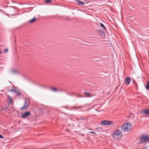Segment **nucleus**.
Wrapping results in <instances>:
<instances>
[{
  "label": "nucleus",
  "mask_w": 149,
  "mask_h": 149,
  "mask_svg": "<svg viewBox=\"0 0 149 149\" xmlns=\"http://www.w3.org/2000/svg\"><path fill=\"white\" fill-rule=\"evenodd\" d=\"M122 136V134L121 131L119 129L115 131L113 134V138L116 140H120Z\"/></svg>",
  "instance_id": "1"
},
{
  "label": "nucleus",
  "mask_w": 149,
  "mask_h": 149,
  "mask_svg": "<svg viewBox=\"0 0 149 149\" xmlns=\"http://www.w3.org/2000/svg\"><path fill=\"white\" fill-rule=\"evenodd\" d=\"M132 125L129 122L124 123L121 126V130L124 132H127L131 129Z\"/></svg>",
  "instance_id": "2"
},
{
  "label": "nucleus",
  "mask_w": 149,
  "mask_h": 149,
  "mask_svg": "<svg viewBox=\"0 0 149 149\" xmlns=\"http://www.w3.org/2000/svg\"><path fill=\"white\" fill-rule=\"evenodd\" d=\"M8 91L9 92H12L16 93V95L17 96H20L21 95L20 90L17 87L14 86L13 88L10 90H8Z\"/></svg>",
  "instance_id": "3"
},
{
  "label": "nucleus",
  "mask_w": 149,
  "mask_h": 149,
  "mask_svg": "<svg viewBox=\"0 0 149 149\" xmlns=\"http://www.w3.org/2000/svg\"><path fill=\"white\" fill-rule=\"evenodd\" d=\"M29 101L28 99L26 98L25 100V103L24 105L20 108L22 110H24L27 109L29 105Z\"/></svg>",
  "instance_id": "4"
},
{
  "label": "nucleus",
  "mask_w": 149,
  "mask_h": 149,
  "mask_svg": "<svg viewBox=\"0 0 149 149\" xmlns=\"http://www.w3.org/2000/svg\"><path fill=\"white\" fill-rule=\"evenodd\" d=\"M100 123L103 125H111L113 124V122L111 121L104 120L101 121Z\"/></svg>",
  "instance_id": "5"
},
{
  "label": "nucleus",
  "mask_w": 149,
  "mask_h": 149,
  "mask_svg": "<svg viewBox=\"0 0 149 149\" xmlns=\"http://www.w3.org/2000/svg\"><path fill=\"white\" fill-rule=\"evenodd\" d=\"M140 139L142 141H145L146 142L149 141V135L144 134L141 136Z\"/></svg>",
  "instance_id": "6"
},
{
  "label": "nucleus",
  "mask_w": 149,
  "mask_h": 149,
  "mask_svg": "<svg viewBox=\"0 0 149 149\" xmlns=\"http://www.w3.org/2000/svg\"><path fill=\"white\" fill-rule=\"evenodd\" d=\"M142 114L149 115V109H142L141 111Z\"/></svg>",
  "instance_id": "7"
},
{
  "label": "nucleus",
  "mask_w": 149,
  "mask_h": 149,
  "mask_svg": "<svg viewBox=\"0 0 149 149\" xmlns=\"http://www.w3.org/2000/svg\"><path fill=\"white\" fill-rule=\"evenodd\" d=\"M30 115L31 113L30 111H26L21 114V116L22 118H25Z\"/></svg>",
  "instance_id": "8"
},
{
  "label": "nucleus",
  "mask_w": 149,
  "mask_h": 149,
  "mask_svg": "<svg viewBox=\"0 0 149 149\" xmlns=\"http://www.w3.org/2000/svg\"><path fill=\"white\" fill-rule=\"evenodd\" d=\"M97 32L99 33L101 35V36L104 37L105 36V35L104 31L102 29H99L97 30Z\"/></svg>",
  "instance_id": "9"
},
{
  "label": "nucleus",
  "mask_w": 149,
  "mask_h": 149,
  "mask_svg": "<svg viewBox=\"0 0 149 149\" xmlns=\"http://www.w3.org/2000/svg\"><path fill=\"white\" fill-rule=\"evenodd\" d=\"M131 78L129 77L126 78L124 81V83H126L127 85H129L131 82Z\"/></svg>",
  "instance_id": "10"
},
{
  "label": "nucleus",
  "mask_w": 149,
  "mask_h": 149,
  "mask_svg": "<svg viewBox=\"0 0 149 149\" xmlns=\"http://www.w3.org/2000/svg\"><path fill=\"white\" fill-rule=\"evenodd\" d=\"M7 97H8L7 99L8 103L9 104L11 105L13 103L12 98L9 95H8Z\"/></svg>",
  "instance_id": "11"
},
{
  "label": "nucleus",
  "mask_w": 149,
  "mask_h": 149,
  "mask_svg": "<svg viewBox=\"0 0 149 149\" xmlns=\"http://www.w3.org/2000/svg\"><path fill=\"white\" fill-rule=\"evenodd\" d=\"M11 71L12 73L14 74H19V72L15 69H11Z\"/></svg>",
  "instance_id": "12"
},
{
  "label": "nucleus",
  "mask_w": 149,
  "mask_h": 149,
  "mask_svg": "<svg viewBox=\"0 0 149 149\" xmlns=\"http://www.w3.org/2000/svg\"><path fill=\"white\" fill-rule=\"evenodd\" d=\"M38 19H36V17H34L33 19H30L29 21V22L31 23H32L35 22Z\"/></svg>",
  "instance_id": "13"
},
{
  "label": "nucleus",
  "mask_w": 149,
  "mask_h": 149,
  "mask_svg": "<svg viewBox=\"0 0 149 149\" xmlns=\"http://www.w3.org/2000/svg\"><path fill=\"white\" fill-rule=\"evenodd\" d=\"M76 1L78 2V4L79 5H83L84 3L83 2L81 1H80L77 0Z\"/></svg>",
  "instance_id": "14"
},
{
  "label": "nucleus",
  "mask_w": 149,
  "mask_h": 149,
  "mask_svg": "<svg viewBox=\"0 0 149 149\" xmlns=\"http://www.w3.org/2000/svg\"><path fill=\"white\" fill-rule=\"evenodd\" d=\"M84 94L87 97H89L91 95V93L90 92H85Z\"/></svg>",
  "instance_id": "15"
},
{
  "label": "nucleus",
  "mask_w": 149,
  "mask_h": 149,
  "mask_svg": "<svg viewBox=\"0 0 149 149\" xmlns=\"http://www.w3.org/2000/svg\"><path fill=\"white\" fill-rule=\"evenodd\" d=\"M145 87L148 90L149 89V82H147V84L146 86Z\"/></svg>",
  "instance_id": "16"
},
{
  "label": "nucleus",
  "mask_w": 149,
  "mask_h": 149,
  "mask_svg": "<svg viewBox=\"0 0 149 149\" xmlns=\"http://www.w3.org/2000/svg\"><path fill=\"white\" fill-rule=\"evenodd\" d=\"M50 89L54 92H56L58 91L57 88L54 87H52L50 88Z\"/></svg>",
  "instance_id": "17"
},
{
  "label": "nucleus",
  "mask_w": 149,
  "mask_h": 149,
  "mask_svg": "<svg viewBox=\"0 0 149 149\" xmlns=\"http://www.w3.org/2000/svg\"><path fill=\"white\" fill-rule=\"evenodd\" d=\"M100 26L102 27L103 29L105 30H106V28L104 25L102 23H100Z\"/></svg>",
  "instance_id": "18"
},
{
  "label": "nucleus",
  "mask_w": 149,
  "mask_h": 149,
  "mask_svg": "<svg viewBox=\"0 0 149 149\" xmlns=\"http://www.w3.org/2000/svg\"><path fill=\"white\" fill-rule=\"evenodd\" d=\"M79 119L81 120H86V118L83 117L81 116L79 117Z\"/></svg>",
  "instance_id": "19"
},
{
  "label": "nucleus",
  "mask_w": 149,
  "mask_h": 149,
  "mask_svg": "<svg viewBox=\"0 0 149 149\" xmlns=\"http://www.w3.org/2000/svg\"><path fill=\"white\" fill-rule=\"evenodd\" d=\"M96 130H99V131H102L103 129L101 127H97V128L96 129Z\"/></svg>",
  "instance_id": "20"
},
{
  "label": "nucleus",
  "mask_w": 149,
  "mask_h": 149,
  "mask_svg": "<svg viewBox=\"0 0 149 149\" xmlns=\"http://www.w3.org/2000/svg\"><path fill=\"white\" fill-rule=\"evenodd\" d=\"M46 3H49L51 2V0H44Z\"/></svg>",
  "instance_id": "21"
},
{
  "label": "nucleus",
  "mask_w": 149,
  "mask_h": 149,
  "mask_svg": "<svg viewBox=\"0 0 149 149\" xmlns=\"http://www.w3.org/2000/svg\"><path fill=\"white\" fill-rule=\"evenodd\" d=\"M9 109L10 108L9 107H5L4 108V110L6 111H7L9 110Z\"/></svg>",
  "instance_id": "22"
},
{
  "label": "nucleus",
  "mask_w": 149,
  "mask_h": 149,
  "mask_svg": "<svg viewBox=\"0 0 149 149\" xmlns=\"http://www.w3.org/2000/svg\"><path fill=\"white\" fill-rule=\"evenodd\" d=\"M133 82L134 83V84L135 85V86H136V88L137 89V84H136V81H134L133 79Z\"/></svg>",
  "instance_id": "23"
},
{
  "label": "nucleus",
  "mask_w": 149,
  "mask_h": 149,
  "mask_svg": "<svg viewBox=\"0 0 149 149\" xmlns=\"http://www.w3.org/2000/svg\"><path fill=\"white\" fill-rule=\"evenodd\" d=\"M75 96L77 97H83V96H81L79 94H76L75 95Z\"/></svg>",
  "instance_id": "24"
},
{
  "label": "nucleus",
  "mask_w": 149,
  "mask_h": 149,
  "mask_svg": "<svg viewBox=\"0 0 149 149\" xmlns=\"http://www.w3.org/2000/svg\"><path fill=\"white\" fill-rule=\"evenodd\" d=\"M12 11H15V10L13 9L11 10H10V15H12H12H13L14 14H13V13H11V12Z\"/></svg>",
  "instance_id": "25"
},
{
  "label": "nucleus",
  "mask_w": 149,
  "mask_h": 149,
  "mask_svg": "<svg viewBox=\"0 0 149 149\" xmlns=\"http://www.w3.org/2000/svg\"><path fill=\"white\" fill-rule=\"evenodd\" d=\"M8 51V49H5L4 50V52L6 53Z\"/></svg>",
  "instance_id": "26"
},
{
  "label": "nucleus",
  "mask_w": 149,
  "mask_h": 149,
  "mask_svg": "<svg viewBox=\"0 0 149 149\" xmlns=\"http://www.w3.org/2000/svg\"><path fill=\"white\" fill-rule=\"evenodd\" d=\"M83 107V106H79L77 107V109L82 108Z\"/></svg>",
  "instance_id": "27"
},
{
  "label": "nucleus",
  "mask_w": 149,
  "mask_h": 149,
  "mask_svg": "<svg viewBox=\"0 0 149 149\" xmlns=\"http://www.w3.org/2000/svg\"><path fill=\"white\" fill-rule=\"evenodd\" d=\"M89 133H91V134H95V135H97V134L94 132H89Z\"/></svg>",
  "instance_id": "28"
},
{
  "label": "nucleus",
  "mask_w": 149,
  "mask_h": 149,
  "mask_svg": "<svg viewBox=\"0 0 149 149\" xmlns=\"http://www.w3.org/2000/svg\"><path fill=\"white\" fill-rule=\"evenodd\" d=\"M0 138L3 139V136L1 134H0Z\"/></svg>",
  "instance_id": "29"
},
{
  "label": "nucleus",
  "mask_w": 149,
  "mask_h": 149,
  "mask_svg": "<svg viewBox=\"0 0 149 149\" xmlns=\"http://www.w3.org/2000/svg\"><path fill=\"white\" fill-rule=\"evenodd\" d=\"M61 149H68V148L63 147Z\"/></svg>",
  "instance_id": "30"
},
{
  "label": "nucleus",
  "mask_w": 149,
  "mask_h": 149,
  "mask_svg": "<svg viewBox=\"0 0 149 149\" xmlns=\"http://www.w3.org/2000/svg\"><path fill=\"white\" fill-rule=\"evenodd\" d=\"M63 91L66 92V90L65 89H63Z\"/></svg>",
  "instance_id": "31"
},
{
  "label": "nucleus",
  "mask_w": 149,
  "mask_h": 149,
  "mask_svg": "<svg viewBox=\"0 0 149 149\" xmlns=\"http://www.w3.org/2000/svg\"><path fill=\"white\" fill-rule=\"evenodd\" d=\"M143 149H147V148L146 147H144Z\"/></svg>",
  "instance_id": "32"
},
{
  "label": "nucleus",
  "mask_w": 149,
  "mask_h": 149,
  "mask_svg": "<svg viewBox=\"0 0 149 149\" xmlns=\"http://www.w3.org/2000/svg\"><path fill=\"white\" fill-rule=\"evenodd\" d=\"M2 54L1 51L0 50V54Z\"/></svg>",
  "instance_id": "33"
},
{
  "label": "nucleus",
  "mask_w": 149,
  "mask_h": 149,
  "mask_svg": "<svg viewBox=\"0 0 149 149\" xmlns=\"http://www.w3.org/2000/svg\"><path fill=\"white\" fill-rule=\"evenodd\" d=\"M59 91H63V90H61V89L60 90H59Z\"/></svg>",
  "instance_id": "34"
},
{
  "label": "nucleus",
  "mask_w": 149,
  "mask_h": 149,
  "mask_svg": "<svg viewBox=\"0 0 149 149\" xmlns=\"http://www.w3.org/2000/svg\"><path fill=\"white\" fill-rule=\"evenodd\" d=\"M79 120H80L79 118L77 119V120L79 121Z\"/></svg>",
  "instance_id": "35"
}]
</instances>
